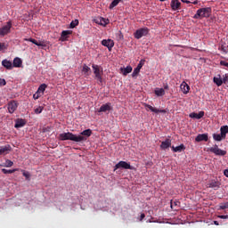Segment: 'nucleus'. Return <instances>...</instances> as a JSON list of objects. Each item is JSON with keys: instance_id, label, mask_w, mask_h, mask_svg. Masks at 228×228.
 <instances>
[{"instance_id": "nucleus-60", "label": "nucleus", "mask_w": 228, "mask_h": 228, "mask_svg": "<svg viewBox=\"0 0 228 228\" xmlns=\"http://www.w3.org/2000/svg\"><path fill=\"white\" fill-rule=\"evenodd\" d=\"M182 2L184 1V0H181Z\"/></svg>"}, {"instance_id": "nucleus-21", "label": "nucleus", "mask_w": 228, "mask_h": 228, "mask_svg": "<svg viewBox=\"0 0 228 228\" xmlns=\"http://www.w3.org/2000/svg\"><path fill=\"white\" fill-rule=\"evenodd\" d=\"M25 126H26V120L20 118V119H17V121L14 125V127L16 129H19L20 127H24Z\"/></svg>"}, {"instance_id": "nucleus-40", "label": "nucleus", "mask_w": 228, "mask_h": 228, "mask_svg": "<svg viewBox=\"0 0 228 228\" xmlns=\"http://www.w3.org/2000/svg\"><path fill=\"white\" fill-rule=\"evenodd\" d=\"M42 95L44 94H41V93H39L38 91L36 92V94H33V99L35 101H37V99H40V97H42Z\"/></svg>"}, {"instance_id": "nucleus-20", "label": "nucleus", "mask_w": 228, "mask_h": 228, "mask_svg": "<svg viewBox=\"0 0 228 228\" xmlns=\"http://www.w3.org/2000/svg\"><path fill=\"white\" fill-rule=\"evenodd\" d=\"M173 152H183V151H186V146L184 144H180L179 146H171Z\"/></svg>"}, {"instance_id": "nucleus-44", "label": "nucleus", "mask_w": 228, "mask_h": 228, "mask_svg": "<svg viewBox=\"0 0 228 228\" xmlns=\"http://www.w3.org/2000/svg\"><path fill=\"white\" fill-rule=\"evenodd\" d=\"M6 85V80L4 78H0V86H5Z\"/></svg>"}, {"instance_id": "nucleus-52", "label": "nucleus", "mask_w": 228, "mask_h": 228, "mask_svg": "<svg viewBox=\"0 0 228 228\" xmlns=\"http://www.w3.org/2000/svg\"><path fill=\"white\" fill-rule=\"evenodd\" d=\"M224 174L225 177H228V169H224Z\"/></svg>"}, {"instance_id": "nucleus-15", "label": "nucleus", "mask_w": 228, "mask_h": 228, "mask_svg": "<svg viewBox=\"0 0 228 228\" xmlns=\"http://www.w3.org/2000/svg\"><path fill=\"white\" fill-rule=\"evenodd\" d=\"M208 140H209L208 134H199L195 138V142H208Z\"/></svg>"}, {"instance_id": "nucleus-43", "label": "nucleus", "mask_w": 228, "mask_h": 228, "mask_svg": "<svg viewBox=\"0 0 228 228\" xmlns=\"http://www.w3.org/2000/svg\"><path fill=\"white\" fill-rule=\"evenodd\" d=\"M23 176L26 177L27 181H29L30 175L28 172L23 171Z\"/></svg>"}, {"instance_id": "nucleus-22", "label": "nucleus", "mask_w": 228, "mask_h": 228, "mask_svg": "<svg viewBox=\"0 0 228 228\" xmlns=\"http://www.w3.org/2000/svg\"><path fill=\"white\" fill-rule=\"evenodd\" d=\"M180 88L183 92V94H188L190 92V86H188V84H186V82H183V84H181Z\"/></svg>"}, {"instance_id": "nucleus-26", "label": "nucleus", "mask_w": 228, "mask_h": 228, "mask_svg": "<svg viewBox=\"0 0 228 228\" xmlns=\"http://www.w3.org/2000/svg\"><path fill=\"white\" fill-rule=\"evenodd\" d=\"M21 65H22V60H20V58H19V57L14 58L13 62H12V67L19 68Z\"/></svg>"}, {"instance_id": "nucleus-58", "label": "nucleus", "mask_w": 228, "mask_h": 228, "mask_svg": "<svg viewBox=\"0 0 228 228\" xmlns=\"http://www.w3.org/2000/svg\"><path fill=\"white\" fill-rule=\"evenodd\" d=\"M171 208H174V204L171 202Z\"/></svg>"}, {"instance_id": "nucleus-27", "label": "nucleus", "mask_w": 228, "mask_h": 228, "mask_svg": "<svg viewBox=\"0 0 228 228\" xmlns=\"http://www.w3.org/2000/svg\"><path fill=\"white\" fill-rule=\"evenodd\" d=\"M121 71L123 72V76H127V74H131V72H133V67L126 66V68H121Z\"/></svg>"}, {"instance_id": "nucleus-53", "label": "nucleus", "mask_w": 228, "mask_h": 228, "mask_svg": "<svg viewBox=\"0 0 228 228\" xmlns=\"http://www.w3.org/2000/svg\"><path fill=\"white\" fill-rule=\"evenodd\" d=\"M168 84H166L165 86H164V90H168Z\"/></svg>"}, {"instance_id": "nucleus-8", "label": "nucleus", "mask_w": 228, "mask_h": 228, "mask_svg": "<svg viewBox=\"0 0 228 228\" xmlns=\"http://www.w3.org/2000/svg\"><path fill=\"white\" fill-rule=\"evenodd\" d=\"M90 136H92V129L88 128L86 130H84L80 133V135H77V138H83V140L78 141V143L81 142H86V140H88Z\"/></svg>"}, {"instance_id": "nucleus-16", "label": "nucleus", "mask_w": 228, "mask_h": 228, "mask_svg": "<svg viewBox=\"0 0 228 228\" xmlns=\"http://www.w3.org/2000/svg\"><path fill=\"white\" fill-rule=\"evenodd\" d=\"M170 147H172V140L170 139H166L160 144V149H162L163 151H166V149H168Z\"/></svg>"}, {"instance_id": "nucleus-48", "label": "nucleus", "mask_w": 228, "mask_h": 228, "mask_svg": "<svg viewBox=\"0 0 228 228\" xmlns=\"http://www.w3.org/2000/svg\"><path fill=\"white\" fill-rule=\"evenodd\" d=\"M221 51L227 54V50L224 46H221Z\"/></svg>"}, {"instance_id": "nucleus-2", "label": "nucleus", "mask_w": 228, "mask_h": 228, "mask_svg": "<svg viewBox=\"0 0 228 228\" xmlns=\"http://www.w3.org/2000/svg\"><path fill=\"white\" fill-rule=\"evenodd\" d=\"M211 16V7L200 8L197 11L193 19H204Z\"/></svg>"}, {"instance_id": "nucleus-56", "label": "nucleus", "mask_w": 228, "mask_h": 228, "mask_svg": "<svg viewBox=\"0 0 228 228\" xmlns=\"http://www.w3.org/2000/svg\"><path fill=\"white\" fill-rule=\"evenodd\" d=\"M119 38H124V36L122 35L121 32H119Z\"/></svg>"}, {"instance_id": "nucleus-19", "label": "nucleus", "mask_w": 228, "mask_h": 228, "mask_svg": "<svg viewBox=\"0 0 228 228\" xmlns=\"http://www.w3.org/2000/svg\"><path fill=\"white\" fill-rule=\"evenodd\" d=\"M191 118H196L197 120H200L202 117H204V111H200L199 113L192 112L189 115Z\"/></svg>"}, {"instance_id": "nucleus-36", "label": "nucleus", "mask_w": 228, "mask_h": 228, "mask_svg": "<svg viewBox=\"0 0 228 228\" xmlns=\"http://www.w3.org/2000/svg\"><path fill=\"white\" fill-rule=\"evenodd\" d=\"M18 170H19L18 168H14V169L3 168L2 172H3V174H13V173L17 172Z\"/></svg>"}, {"instance_id": "nucleus-32", "label": "nucleus", "mask_w": 228, "mask_h": 228, "mask_svg": "<svg viewBox=\"0 0 228 228\" xmlns=\"http://www.w3.org/2000/svg\"><path fill=\"white\" fill-rule=\"evenodd\" d=\"M213 138L216 142H222V140L225 139L222 136V134H213Z\"/></svg>"}, {"instance_id": "nucleus-23", "label": "nucleus", "mask_w": 228, "mask_h": 228, "mask_svg": "<svg viewBox=\"0 0 228 228\" xmlns=\"http://www.w3.org/2000/svg\"><path fill=\"white\" fill-rule=\"evenodd\" d=\"M90 70H92L90 67H88L86 64L83 65L82 72L86 77H88V76H90Z\"/></svg>"}, {"instance_id": "nucleus-37", "label": "nucleus", "mask_w": 228, "mask_h": 228, "mask_svg": "<svg viewBox=\"0 0 228 228\" xmlns=\"http://www.w3.org/2000/svg\"><path fill=\"white\" fill-rule=\"evenodd\" d=\"M42 111H44V106H39L34 109V113H36V115H40Z\"/></svg>"}, {"instance_id": "nucleus-46", "label": "nucleus", "mask_w": 228, "mask_h": 228, "mask_svg": "<svg viewBox=\"0 0 228 228\" xmlns=\"http://www.w3.org/2000/svg\"><path fill=\"white\" fill-rule=\"evenodd\" d=\"M222 81H223V83H227V81H228L227 75L224 76V78L222 79Z\"/></svg>"}, {"instance_id": "nucleus-31", "label": "nucleus", "mask_w": 228, "mask_h": 228, "mask_svg": "<svg viewBox=\"0 0 228 228\" xmlns=\"http://www.w3.org/2000/svg\"><path fill=\"white\" fill-rule=\"evenodd\" d=\"M0 167H5L6 168H10L13 167V161L6 159L4 163L0 164Z\"/></svg>"}, {"instance_id": "nucleus-55", "label": "nucleus", "mask_w": 228, "mask_h": 228, "mask_svg": "<svg viewBox=\"0 0 228 228\" xmlns=\"http://www.w3.org/2000/svg\"><path fill=\"white\" fill-rule=\"evenodd\" d=\"M192 4H199V1L195 0L194 2H192Z\"/></svg>"}, {"instance_id": "nucleus-17", "label": "nucleus", "mask_w": 228, "mask_h": 228, "mask_svg": "<svg viewBox=\"0 0 228 228\" xmlns=\"http://www.w3.org/2000/svg\"><path fill=\"white\" fill-rule=\"evenodd\" d=\"M171 9L173 10V12H176V10H181V2H179V0H172Z\"/></svg>"}, {"instance_id": "nucleus-5", "label": "nucleus", "mask_w": 228, "mask_h": 228, "mask_svg": "<svg viewBox=\"0 0 228 228\" xmlns=\"http://www.w3.org/2000/svg\"><path fill=\"white\" fill-rule=\"evenodd\" d=\"M147 35H149V28H142L137 29L134 32V37L137 40H140V38H142V37H147Z\"/></svg>"}, {"instance_id": "nucleus-33", "label": "nucleus", "mask_w": 228, "mask_h": 228, "mask_svg": "<svg viewBox=\"0 0 228 228\" xmlns=\"http://www.w3.org/2000/svg\"><path fill=\"white\" fill-rule=\"evenodd\" d=\"M99 24L101 26H108V24H110V20L106 19V18H100V21H99Z\"/></svg>"}, {"instance_id": "nucleus-45", "label": "nucleus", "mask_w": 228, "mask_h": 228, "mask_svg": "<svg viewBox=\"0 0 228 228\" xmlns=\"http://www.w3.org/2000/svg\"><path fill=\"white\" fill-rule=\"evenodd\" d=\"M220 65H222L223 67H227V69H228V62L225 61H221Z\"/></svg>"}, {"instance_id": "nucleus-9", "label": "nucleus", "mask_w": 228, "mask_h": 228, "mask_svg": "<svg viewBox=\"0 0 228 228\" xmlns=\"http://www.w3.org/2000/svg\"><path fill=\"white\" fill-rule=\"evenodd\" d=\"M208 151L213 152V154H216V156H225V154H227V151L221 150L216 144L214 147L209 148Z\"/></svg>"}, {"instance_id": "nucleus-38", "label": "nucleus", "mask_w": 228, "mask_h": 228, "mask_svg": "<svg viewBox=\"0 0 228 228\" xmlns=\"http://www.w3.org/2000/svg\"><path fill=\"white\" fill-rule=\"evenodd\" d=\"M78 25H79V20H75L70 22L69 28H71V29H74V28H76V26H78Z\"/></svg>"}, {"instance_id": "nucleus-12", "label": "nucleus", "mask_w": 228, "mask_h": 228, "mask_svg": "<svg viewBox=\"0 0 228 228\" xmlns=\"http://www.w3.org/2000/svg\"><path fill=\"white\" fill-rule=\"evenodd\" d=\"M19 104L15 101H12L8 103V111L9 113H15Z\"/></svg>"}, {"instance_id": "nucleus-49", "label": "nucleus", "mask_w": 228, "mask_h": 228, "mask_svg": "<svg viewBox=\"0 0 228 228\" xmlns=\"http://www.w3.org/2000/svg\"><path fill=\"white\" fill-rule=\"evenodd\" d=\"M143 218H145V214H141V216H140V222H142V220H143Z\"/></svg>"}, {"instance_id": "nucleus-47", "label": "nucleus", "mask_w": 228, "mask_h": 228, "mask_svg": "<svg viewBox=\"0 0 228 228\" xmlns=\"http://www.w3.org/2000/svg\"><path fill=\"white\" fill-rule=\"evenodd\" d=\"M218 218H221L222 220H226L228 218V216H218Z\"/></svg>"}, {"instance_id": "nucleus-11", "label": "nucleus", "mask_w": 228, "mask_h": 228, "mask_svg": "<svg viewBox=\"0 0 228 228\" xmlns=\"http://www.w3.org/2000/svg\"><path fill=\"white\" fill-rule=\"evenodd\" d=\"M102 45L107 47L109 51H111V49H113V47L115 46V42L111 39H103L102 41Z\"/></svg>"}, {"instance_id": "nucleus-3", "label": "nucleus", "mask_w": 228, "mask_h": 228, "mask_svg": "<svg viewBox=\"0 0 228 228\" xmlns=\"http://www.w3.org/2000/svg\"><path fill=\"white\" fill-rule=\"evenodd\" d=\"M92 69L94 70V78L97 79L99 83H102V75L104 74L102 67L97 64H93Z\"/></svg>"}, {"instance_id": "nucleus-18", "label": "nucleus", "mask_w": 228, "mask_h": 228, "mask_svg": "<svg viewBox=\"0 0 228 228\" xmlns=\"http://www.w3.org/2000/svg\"><path fill=\"white\" fill-rule=\"evenodd\" d=\"M2 65L5 69H7V70H12V69H13V63H12V61H8L6 59L2 61Z\"/></svg>"}, {"instance_id": "nucleus-1", "label": "nucleus", "mask_w": 228, "mask_h": 228, "mask_svg": "<svg viewBox=\"0 0 228 228\" xmlns=\"http://www.w3.org/2000/svg\"><path fill=\"white\" fill-rule=\"evenodd\" d=\"M59 138L62 142H65L66 140H70L71 142H76L77 143H79L80 140H83V137H77V135L70 132L60 134Z\"/></svg>"}, {"instance_id": "nucleus-6", "label": "nucleus", "mask_w": 228, "mask_h": 228, "mask_svg": "<svg viewBox=\"0 0 228 228\" xmlns=\"http://www.w3.org/2000/svg\"><path fill=\"white\" fill-rule=\"evenodd\" d=\"M24 41L31 42L35 45H37V47H42V49H44L45 47H47L48 45V43L45 40L37 41L36 39H33V38H25Z\"/></svg>"}, {"instance_id": "nucleus-10", "label": "nucleus", "mask_w": 228, "mask_h": 228, "mask_svg": "<svg viewBox=\"0 0 228 228\" xmlns=\"http://www.w3.org/2000/svg\"><path fill=\"white\" fill-rule=\"evenodd\" d=\"M143 106L146 108L147 111L150 110L152 113H167V110H159L147 103H144Z\"/></svg>"}, {"instance_id": "nucleus-28", "label": "nucleus", "mask_w": 228, "mask_h": 228, "mask_svg": "<svg viewBox=\"0 0 228 228\" xmlns=\"http://www.w3.org/2000/svg\"><path fill=\"white\" fill-rule=\"evenodd\" d=\"M214 83L216 84L217 86H222L224 85V81L222 80V77L217 75V77H214Z\"/></svg>"}, {"instance_id": "nucleus-34", "label": "nucleus", "mask_w": 228, "mask_h": 228, "mask_svg": "<svg viewBox=\"0 0 228 228\" xmlns=\"http://www.w3.org/2000/svg\"><path fill=\"white\" fill-rule=\"evenodd\" d=\"M45 88H47V86L45 84H42L41 86H39L37 92L41 94L44 95L45 92Z\"/></svg>"}, {"instance_id": "nucleus-24", "label": "nucleus", "mask_w": 228, "mask_h": 228, "mask_svg": "<svg viewBox=\"0 0 228 228\" xmlns=\"http://www.w3.org/2000/svg\"><path fill=\"white\" fill-rule=\"evenodd\" d=\"M220 132H221V135L223 136V138H225L227 136L228 134V126H222L220 128Z\"/></svg>"}, {"instance_id": "nucleus-50", "label": "nucleus", "mask_w": 228, "mask_h": 228, "mask_svg": "<svg viewBox=\"0 0 228 228\" xmlns=\"http://www.w3.org/2000/svg\"><path fill=\"white\" fill-rule=\"evenodd\" d=\"M182 3H185L186 4H191V2L189 0H183Z\"/></svg>"}, {"instance_id": "nucleus-29", "label": "nucleus", "mask_w": 228, "mask_h": 228, "mask_svg": "<svg viewBox=\"0 0 228 228\" xmlns=\"http://www.w3.org/2000/svg\"><path fill=\"white\" fill-rule=\"evenodd\" d=\"M154 93H155V95H157V97H163V95H165V89L156 88Z\"/></svg>"}, {"instance_id": "nucleus-4", "label": "nucleus", "mask_w": 228, "mask_h": 228, "mask_svg": "<svg viewBox=\"0 0 228 228\" xmlns=\"http://www.w3.org/2000/svg\"><path fill=\"white\" fill-rule=\"evenodd\" d=\"M12 20L7 21L5 25L0 28V37H6V35L12 32Z\"/></svg>"}, {"instance_id": "nucleus-13", "label": "nucleus", "mask_w": 228, "mask_h": 228, "mask_svg": "<svg viewBox=\"0 0 228 228\" xmlns=\"http://www.w3.org/2000/svg\"><path fill=\"white\" fill-rule=\"evenodd\" d=\"M111 103L108 102L100 107L98 113H106V111H111Z\"/></svg>"}, {"instance_id": "nucleus-30", "label": "nucleus", "mask_w": 228, "mask_h": 228, "mask_svg": "<svg viewBox=\"0 0 228 228\" xmlns=\"http://www.w3.org/2000/svg\"><path fill=\"white\" fill-rule=\"evenodd\" d=\"M2 154H8L12 151V146L10 144H7L5 146H2Z\"/></svg>"}, {"instance_id": "nucleus-51", "label": "nucleus", "mask_w": 228, "mask_h": 228, "mask_svg": "<svg viewBox=\"0 0 228 228\" xmlns=\"http://www.w3.org/2000/svg\"><path fill=\"white\" fill-rule=\"evenodd\" d=\"M4 44L0 43V51H3L4 49Z\"/></svg>"}, {"instance_id": "nucleus-14", "label": "nucleus", "mask_w": 228, "mask_h": 228, "mask_svg": "<svg viewBox=\"0 0 228 228\" xmlns=\"http://www.w3.org/2000/svg\"><path fill=\"white\" fill-rule=\"evenodd\" d=\"M69 35H72V31L71 30H63L61 34V38L60 40L61 42H67L68 38H69Z\"/></svg>"}, {"instance_id": "nucleus-25", "label": "nucleus", "mask_w": 228, "mask_h": 228, "mask_svg": "<svg viewBox=\"0 0 228 228\" xmlns=\"http://www.w3.org/2000/svg\"><path fill=\"white\" fill-rule=\"evenodd\" d=\"M208 188H214V190H218L220 188V183L216 181H212L208 183Z\"/></svg>"}, {"instance_id": "nucleus-59", "label": "nucleus", "mask_w": 228, "mask_h": 228, "mask_svg": "<svg viewBox=\"0 0 228 228\" xmlns=\"http://www.w3.org/2000/svg\"><path fill=\"white\" fill-rule=\"evenodd\" d=\"M159 1L164 2V1H167V0H159Z\"/></svg>"}, {"instance_id": "nucleus-57", "label": "nucleus", "mask_w": 228, "mask_h": 228, "mask_svg": "<svg viewBox=\"0 0 228 228\" xmlns=\"http://www.w3.org/2000/svg\"><path fill=\"white\" fill-rule=\"evenodd\" d=\"M3 155L2 148H0V156Z\"/></svg>"}, {"instance_id": "nucleus-42", "label": "nucleus", "mask_w": 228, "mask_h": 228, "mask_svg": "<svg viewBox=\"0 0 228 228\" xmlns=\"http://www.w3.org/2000/svg\"><path fill=\"white\" fill-rule=\"evenodd\" d=\"M219 209H228V202L221 203L219 205Z\"/></svg>"}, {"instance_id": "nucleus-39", "label": "nucleus", "mask_w": 228, "mask_h": 228, "mask_svg": "<svg viewBox=\"0 0 228 228\" xmlns=\"http://www.w3.org/2000/svg\"><path fill=\"white\" fill-rule=\"evenodd\" d=\"M144 65H145V60L142 59L136 68L139 69V70H142V67H143Z\"/></svg>"}, {"instance_id": "nucleus-35", "label": "nucleus", "mask_w": 228, "mask_h": 228, "mask_svg": "<svg viewBox=\"0 0 228 228\" xmlns=\"http://www.w3.org/2000/svg\"><path fill=\"white\" fill-rule=\"evenodd\" d=\"M121 1L122 0H113L109 6L110 10H113L115 6H118V3H120Z\"/></svg>"}, {"instance_id": "nucleus-7", "label": "nucleus", "mask_w": 228, "mask_h": 228, "mask_svg": "<svg viewBox=\"0 0 228 228\" xmlns=\"http://www.w3.org/2000/svg\"><path fill=\"white\" fill-rule=\"evenodd\" d=\"M118 168H124L125 170H133V166L124 160L119 161L116 164L114 170H118Z\"/></svg>"}, {"instance_id": "nucleus-41", "label": "nucleus", "mask_w": 228, "mask_h": 228, "mask_svg": "<svg viewBox=\"0 0 228 228\" xmlns=\"http://www.w3.org/2000/svg\"><path fill=\"white\" fill-rule=\"evenodd\" d=\"M140 74V69L138 68H135L132 73V77H136Z\"/></svg>"}, {"instance_id": "nucleus-54", "label": "nucleus", "mask_w": 228, "mask_h": 228, "mask_svg": "<svg viewBox=\"0 0 228 228\" xmlns=\"http://www.w3.org/2000/svg\"><path fill=\"white\" fill-rule=\"evenodd\" d=\"M214 224H215V225H220V224L218 223V221H214Z\"/></svg>"}]
</instances>
